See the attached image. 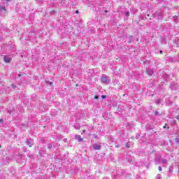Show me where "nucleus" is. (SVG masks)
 Segmentation results:
<instances>
[{
  "label": "nucleus",
  "mask_w": 179,
  "mask_h": 179,
  "mask_svg": "<svg viewBox=\"0 0 179 179\" xmlns=\"http://www.w3.org/2000/svg\"><path fill=\"white\" fill-rule=\"evenodd\" d=\"M158 170L159 171H162V166H159Z\"/></svg>",
  "instance_id": "nucleus-22"
},
{
  "label": "nucleus",
  "mask_w": 179,
  "mask_h": 179,
  "mask_svg": "<svg viewBox=\"0 0 179 179\" xmlns=\"http://www.w3.org/2000/svg\"><path fill=\"white\" fill-rule=\"evenodd\" d=\"M146 72H147V73H148L150 76L153 75V70H152V69H148L146 70Z\"/></svg>",
  "instance_id": "nucleus-9"
},
{
  "label": "nucleus",
  "mask_w": 179,
  "mask_h": 179,
  "mask_svg": "<svg viewBox=\"0 0 179 179\" xmlns=\"http://www.w3.org/2000/svg\"><path fill=\"white\" fill-rule=\"evenodd\" d=\"M101 99H106L107 96L106 95H101Z\"/></svg>",
  "instance_id": "nucleus-18"
},
{
  "label": "nucleus",
  "mask_w": 179,
  "mask_h": 179,
  "mask_svg": "<svg viewBox=\"0 0 179 179\" xmlns=\"http://www.w3.org/2000/svg\"><path fill=\"white\" fill-rule=\"evenodd\" d=\"M178 85L176 83H173L170 85V87L172 90H177Z\"/></svg>",
  "instance_id": "nucleus-6"
},
{
  "label": "nucleus",
  "mask_w": 179,
  "mask_h": 179,
  "mask_svg": "<svg viewBox=\"0 0 179 179\" xmlns=\"http://www.w3.org/2000/svg\"><path fill=\"white\" fill-rule=\"evenodd\" d=\"M3 61L6 62V64H10V62L12 61V55H6L3 57Z\"/></svg>",
  "instance_id": "nucleus-2"
},
{
  "label": "nucleus",
  "mask_w": 179,
  "mask_h": 179,
  "mask_svg": "<svg viewBox=\"0 0 179 179\" xmlns=\"http://www.w3.org/2000/svg\"><path fill=\"white\" fill-rule=\"evenodd\" d=\"M9 114H12V111L8 110Z\"/></svg>",
  "instance_id": "nucleus-31"
},
{
  "label": "nucleus",
  "mask_w": 179,
  "mask_h": 179,
  "mask_svg": "<svg viewBox=\"0 0 179 179\" xmlns=\"http://www.w3.org/2000/svg\"><path fill=\"white\" fill-rule=\"evenodd\" d=\"M161 163H162V164H167L168 161L166 159H161Z\"/></svg>",
  "instance_id": "nucleus-10"
},
{
  "label": "nucleus",
  "mask_w": 179,
  "mask_h": 179,
  "mask_svg": "<svg viewBox=\"0 0 179 179\" xmlns=\"http://www.w3.org/2000/svg\"><path fill=\"white\" fill-rule=\"evenodd\" d=\"M127 148H129V145H128V143L126 144Z\"/></svg>",
  "instance_id": "nucleus-29"
},
{
  "label": "nucleus",
  "mask_w": 179,
  "mask_h": 179,
  "mask_svg": "<svg viewBox=\"0 0 179 179\" xmlns=\"http://www.w3.org/2000/svg\"><path fill=\"white\" fill-rule=\"evenodd\" d=\"M103 179H110L108 177H104Z\"/></svg>",
  "instance_id": "nucleus-27"
},
{
  "label": "nucleus",
  "mask_w": 179,
  "mask_h": 179,
  "mask_svg": "<svg viewBox=\"0 0 179 179\" xmlns=\"http://www.w3.org/2000/svg\"><path fill=\"white\" fill-rule=\"evenodd\" d=\"M158 17H159V19H162V15H158Z\"/></svg>",
  "instance_id": "nucleus-23"
},
{
  "label": "nucleus",
  "mask_w": 179,
  "mask_h": 179,
  "mask_svg": "<svg viewBox=\"0 0 179 179\" xmlns=\"http://www.w3.org/2000/svg\"><path fill=\"white\" fill-rule=\"evenodd\" d=\"M83 134H86V130H83Z\"/></svg>",
  "instance_id": "nucleus-26"
},
{
  "label": "nucleus",
  "mask_w": 179,
  "mask_h": 179,
  "mask_svg": "<svg viewBox=\"0 0 179 179\" xmlns=\"http://www.w3.org/2000/svg\"><path fill=\"white\" fill-rule=\"evenodd\" d=\"M2 121H3V120H2V119H0V122H2Z\"/></svg>",
  "instance_id": "nucleus-34"
},
{
  "label": "nucleus",
  "mask_w": 179,
  "mask_h": 179,
  "mask_svg": "<svg viewBox=\"0 0 179 179\" xmlns=\"http://www.w3.org/2000/svg\"><path fill=\"white\" fill-rule=\"evenodd\" d=\"M176 143H179V138H176Z\"/></svg>",
  "instance_id": "nucleus-24"
},
{
  "label": "nucleus",
  "mask_w": 179,
  "mask_h": 179,
  "mask_svg": "<svg viewBox=\"0 0 179 179\" xmlns=\"http://www.w3.org/2000/svg\"><path fill=\"white\" fill-rule=\"evenodd\" d=\"M159 52H160V54H163V51L162 50H160Z\"/></svg>",
  "instance_id": "nucleus-30"
},
{
  "label": "nucleus",
  "mask_w": 179,
  "mask_h": 179,
  "mask_svg": "<svg viewBox=\"0 0 179 179\" xmlns=\"http://www.w3.org/2000/svg\"><path fill=\"white\" fill-rule=\"evenodd\" d=\"M12 86H13V89H15V87H16V86H15L13 85H12Z\"/></svg>",
  "instance_id": "nucleus-33"
},
{
  "label": "nucleus",
  "mask_w": 179,
  "mask_h": 179,
  "mask_svg": "<svg viewBox=\"0 0 179 179\" xmlns=\"http://www.w3.org/2000/svg\"><path fill=\"white\" fill-rule=\"evenodd\" d=\"M48 149H52V145H51V143L48 144Z\"/></svg>",
  "instance_id": "nucleus-14"
},
{
  "label": "nucleus",
  "mask_w": 179,
  "mask_h": 179,
  "mask_svg": "<svg viewBox=\"0 0 179 179\" xmlns=\"http://www.w3.org/2000/svg\"><path fill=\"white\" fill-rule=\"evenodd\" d=\"M19 76H21V75L20 74Z\"/></svg>",
  "instance_id": "nucleus-37"
},
{
  "label": "nucleus",
  "mask_w": 179,
  "mask_h": 179,
  "mask_svg": "<svg viewBox=\"0 0 179 179\" xmlns=\"http://www.w3.org/2000/svg\"><path fill=\"white\" fill-rule=\"evenodd\" d=\"M64 141V142H66V138H65Z\"/></svg>",
  "instance_id": "nucleus-36"
},
{
  "label": "nucleus",
  "mask_w": 179,
  "mask_h": 179,
  "mask_svg": "<svg viewBox=\"0 0 179 179\" xmlns=\"http://www.w3.org/2000/svg\"><path fill=\"white\" fill-rule=\"evenodd\" d=\"M105 13H107V12H108L107 10H104Z\"/></svg>",
  "instance_id": "nucleus-32"
},
{
  "label": "nucleus",
  "mask_w": 179,
  "mask_h": 179,
  "mask_svg": "<svg viewBox=\"0 0 179 179\" xmlns=\"http://www.w3.org/2000/svg\"><path fill=\"white\" fill-rule=\"evenodd\" d=\"M101 82L108 85V83H110V77L107 76H103L101 78Z\"/></svg>",
  "instance_id": "nucleus-3"
},
{
  "label": "nucleus",
  "mask_w": 179,
  "mask_h": 179,
  "mask_svg": "<svg viewBox=\"0 0 179 179\" xmlns=\"http://www.w3.org/2000/svg\"><path fill=\"white\" fill-rule=\"evenodd\" d=\"M76 13H79V11H78V10H76Z\"/></svg>",
  "instance_id": "nucleus-35"
},
{
  "label": "nucleus",
  "mask_w": 179,
  "mask_h": 179,
  "mask_svg": "<svg viewBox=\"0 0 179 179\" xmlns=\"http://www.w3.org/2000/svg\"><path fill=\"white\" fill-rule=\"evenodd\" d=\"M166 127H167V124H165V125L164 126V129H165Z\"/></svg>",
  "instance_id": "nucleus-28"
},
{
  "label": "nucleus",
  "mask_w": 179,
  "mask_h": 179,
  "mask_svg": "<svg viewBox=\"0 0 179 179\" xmlns=\"http://www.w3.org/2000/svg\"><path fill=\"white\" fill-rule=\"evenodd\" d=\"M10 0H0V15L6 13V6Z\"/></svg>",
  "instance_id": "nucleus-1"
},
{
  "label": "nucleus",
  "mask_w": 179,
  "mask_h": 179,
  "mask_svg": "<svg viewBox=\"0 0 179 179\" xmlns=\"http://www.w3.org/2000/svg\"><path fill=\"white\" fill-rule=\"evenodd\" d=\"M124 173V170L122 169H118L116 172L117 176H122Z\"/></svg>",
  "instance_id": "nucleus-7"
},
{
  "label": "nucleus",
  "mask_w": 179,
  "mask_h": 179,
  "mask_svg": "<svg viewBox=\"0 0 179 179\" xmlns=\"http://www.w3.org/2000/svg\"><path fill=\"white\" fill-rule=\"evenodd\" d=\"M47 83H48L50 86H51L52 85V82H47Z\"/></svg>",
  "instance_id": "nucleus-20"
},
{
  "label": "nucleus",
  "mask_w": 179,
  "mask_h": 179,
  "mask_svg": "<svg viewBox=\"0 0 179 179\" xmlns=\"http://www.w3.org/2000/svg\"><path fill=\"white\" fill-rule=\"evenodd\" d=\"M0 148H1V145H0Z\"/></svg>",
  "instance_id": "nucleus-38"
},
{
  "label": "nucleus",
  "mask_w": 179,
  "mask_h": 179,
  "mask_svg": "<svg viewBox=\"0 0 179 179\" xmlns=\"http://www.w3.org/2000/svg\"><path fill=\"white\" fill-rule=\"evenodd\" d=\"M160 178H162V175L160 174L157 175L156 179H160Z\"/></svg>",
  "instance_id": "nucleus-17"
},
{
  "label": "nucleus",
  "mask_w": 179,
  "mask_h": 179,
  "mask_svg": "<svg viewBox=\"0 0 179 179\" xmlns=\"http://www.w3.org/2000/svg\"><path fill=\"white\" fill-rule=\"evenodd\" d=\"M27 145H28L29 148H31V146L34 145V141H33L32 138H29L27 141Z\"/></svg>",
  "instance_id": "nucleus-4"
},
{
  "label": "nucleus",
  "mask_w": 179,
  "mask_h": 179,
  "mask_svg": "<svg viewBox=\"0 0 179 179\" xmlns=\"http://www.w3.org/2000/svg\"><path fill=\"white\" fill-rule=\"evenodd\" d=\"M173 22H175L176 23H178V17L175 15L173 16Z\"/></svg>",
  "instance_id": "nucleus-11"
},
{
  "label": "nucleus",
  "mask_w": 179,
  "mask_h": 179,
  "mask_svg": "<svg viewBox=\"0 0 179 179\" xmlns=\"http://www.w3.org/2000/svg\"><path fill=\"white\" fill-rule=\"evenodd\" d=\"M94 99H95V100L99 99V96L96 95V96H94Z\"/></svg>",
  "instance_id": "nucleus-19"
},
{
  "label": "nucleus",
  "mask_w": 179,
  "mask_h": 179,
  "mask_svg": "<svg viewBox=\"0 0 179 179\" xmlns=\"http://www.w3.org/2000/svg\"><path fill=\"white\" fill-rule=\"evenodd\" d=\"M129 16V12L127 11V12L125 13V17H128Z\"/></svg>",
  "instance_id": "nucleus-16"
},
{
  "label": "nucleus",
  "mask_w": 179,
  "mask_h": 179,
  "mask_svg": "<svg viewBox=\"0 0 179 179\" xmlns=\"http://www.w3.org/2000/svg\"><path fill=\"white\" fill-rule=\"evenodd\" d=\"M76 139L78 141V142H83V138L79 135H76Z\"/></svg>",
  "instance_id": "nucleus-8"
},
{
  "label": "nucleus",
  "mask_w": 179,
  "mask_h": 179,
  "mask_svg": "<svg viewBox=\"0 0 179 179\" xmlns=\"http://www.w3.org/2000/svg\"><path fill=\"white\" fill-rule=\"evenodd\" d=\"M169 173H173V166L169 167Z\"/></svg>",
  "instance_id": "nucleus-15"
},
{
  "label": "nucleus",
  "mask_w": 179,
  "mask_h": 179,
  "mask_svg": "<svg viewBox=\"0 0 179 179\" xmlns=\"http://www.w3.org/2000/svg\"><path fill=\"white\" fill-rule=\"evenodd\" d=\"M92 148L95 150H100V149H101V145L100 144L95 143L92 145Z\"/></svg>",
  "instance_id": "nucleus-5"
},
{
  "label": "nucleus",
  "mask_w": 179,
  "mask_h": 179,
  "mask_svg": "<svg viewBox=\"0 0 179 179\" xmlns=\"http://www.w3.org/2000/svg\"><path fill=\"white\" fill-rule=\"evenodd\" d=\"M75 129H80V126L79 124H76L74 126Z\"/></svg>",
  "instance_id": "nucleus-12"
},
{
  "label": "nucleus",
  "mask_w": 179,
  "mask_h": 179,
  "mask_svg": "<svg viewBox=\"0 0 179 179\" xmlns=\"http://www.w3.org/2000/svg\"><path fill=\"white\" fill-rule=\"evenodd\" d=\"M89 129H90V131H92L93 129V127L92 126L90 127Z\"/></svg>",
  "instance_id": "nucleus-21"
},
{
  "label": "nucleus",
  "mask_w": 179,
  "mask_h": 179,
  "mask_svg": "<svg viewBox=\"0 0 179 179\" xmlns=\"http://www.w3.org/2000/svg\"><path fill=\"white\" fill-rule=\"evenodd\" d=\"M162 103V99H158L156 101V104H160Z\"/></svg>",
  "instance_id": "nucleus-13"
},
{
  "label": "nucleus",
  "mask_w": 179,
  "mask_h": 179,
  "mask_svg": "<svg viewBox=\"0 0 179 179\" xmlns=\"http://www.w3.org/2000/svg\"><path fill=\"white\" fill-rule=\"evenodd\" d=\"M155 115H159V112H157V111H155Z\"/></svg>",
  "instance_id": "nucleus-25"
}]
</instances>
